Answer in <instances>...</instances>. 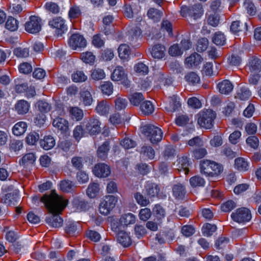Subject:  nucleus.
<instances>
[{
	"label": "nucleus",
	"instance_id": "60",
	"mask_svg": "<svg viewBox=\"0 0 261 261\" xmlns=\"http://www.w3.org/2000/svg\"><path fill=\"white\" fill-rule=\"evenodd\" d=\"M121 145L125 149H128L137 145L136 141L129 138H125L120 142Z\"/></svg>",
	"mask_w": 261,
	"mask_h": 261
},
{
	"label": "nucleus",
	"instance_id": "13",
	"mask_svg": "<svg viewBox=\"0 0 261 261\" xmlns=\"http://www.w3.org/2000/svg\"><path fill=\"white\" fill-rule=\"evenodd\" d=\"M93 172L96 176L104 178L110 174L111 169L108 165L105 163H98L94 166Z\"/></svg>",
	"mask_w": 261,
	"mask_h": 261
},
{
	"label": "nucleus",
	"instance_id": "32",
	"mask_svg": "<svg viewBox=\"0 0 261 261\" xmlns=\"http://www.w3.org/2000/svg\"><path fill=\"white\" fill-rule=\"evenodd\" d=\"M136 222V217L132 213L123 215L120 219V223L124 226H128Z\"/></svg>",
	"mask_w": 261,
	"mask_h": 261
},
{
	"label": "nucleus",
	"instance_id": "51",
	"mask_svg": "<svg viewBox=\"0 0 261 261\" xmlns=\"http://www.w3.org/2000/svg\"><path fill=\"white\" fill-rule=\"evenodd\" d=\"M134 70L140 75H146L149 71L148 66L142 62L137 63L134 67Z\"/></svg>",
	"mask_w": 261,
	"mask_h": 261
},
{
	"label": "nucleus",
	"instance_id": "7",
	"mask_svg": "<svg viewBox=\"0 0 261 261\" xmlns=\"http://www.w3.org/2000/svg\"><path fill=\"white\" fill-rule=\"evenodd\" d=\"M117 201L116 198L113 195L106 196L99 204V212L101 214L107 215L115 206Z\"/></svg>",
	"mask_w": 261,
	"mask_h": 261
},
{
	"label": "nucleus",
	"instance_id": "27",
	"mask_svg": "<svg viewBox=\"0 0 261 261\" xmlns=\"http://www.w3.org/2000/svg\"><path fill=\"white\" fill-rule=\"evenodd\" d=\"M15 108L19 114H24L28 112L30 105L27 101L20 100L16 103Z\"/></svg>",
	"mask_w": 261,
	"mask_h": 261
},
{
	"label": "nucleus",
	"instance_id": "64",
	"mask_svg": "<svg viewBox=\"0 0 261 261\" xmlns=\"http://www.w3.org/2000/svg\"><path fill=\"white\" fill-rule=\"evenodd\" d=\"M246 143L251 148L256 149L259 145L258 139L255 136L249 137L246 139Z\"/></svg>",
	"mask_w": 261,
	"mask_h": 261
},
{
	"label": "nucleus",
	"instance_id": "30",
	"mask_svg": "<svg viewBox=\"0 0 261 261\" xmlns=\"http://www.w3.org/2000/svg\"><path fill=\"white\" fill-rule=\"evenodd\" d=\"M95 110L100 115H106L109 112L110 106L107 101L102 100L98 102Z\"/></svg>",
	"mask_w": 261,
	"mask_h": 261
},
{
	"label": "nucleus",
	"instance_id": "12",
	"mask_svg": "<svg viewBox=\"0 0 261 261\" xmlns=\"http://www.w3.org/2000/svg\"><path fill=\"white\" fill-rule=\"evenodd\" d=\"M69 44L73 49H76L77 48L85 47L87 42L83 36L79 34H74L70 37L69 40Z\"/></svg>",
	"mask_w": 261,
	"mask_h": 261
},
{
	"label": "nucleus",
	"instance_id": "4",
	"mask_svg": "<svg viewBox=\"0 0 261 261\" xmlns=\"http://www.w3.org/2000/svg\"><path fill=\"white\" fill-rule=\"evenodd\" d=\"M201 172L208 176H215L220 175L223 171L222 165L214 161H203L200 164Z\"/></svg>",
	"mask_w": 261,
	"mask_h": 261
},
{
	"label": "nucleus",
	"instance_id": "40",
	"mask_svg": "<svg viewBox=\"0 0 261 261\" xmlns=\"http://www.w3.org/2000/svg\"><path fill=\"white\" fill-rule=\"evenodd\" d=\"M251 95L250 91L246 87L241 88L238 91L236 98L242 100L248 99Z\"/></svg>",
	"mask_w": 261,
	"mask_h": 261
},
{
	"label": "nucleus",
	"instance_id": "61",
	"mask_svg": "<svg viewBox=\"0 0 261 261\" xmlns=\"http://www.w3.org/2000/svg\"><path fill=\"white\" fill-rule=\"evenodd\" d=\"M39 139V135L36 132H32L28 135L26 137V142L31 145L35 144L37 141Z\"/></svg>",
	"mask_w": 261,
	"mask_h": 261
},
{
	"label": "nucleus",
	"instance_id": "63",
	"mask_svg": "<svg viewBox=\"0 0 261 261\" xmlns=\"http://www.w3.org/2000/svg\"><path fill=\"white\" fill-rule=\"evenodd\" d=\"M13 53L16 56L19 58H26L29 56V50L27 48H16L14 49Z\"/></svg>",
	"mask_w": 261,
	"mask_h": 261
},
{
	"label": "nucleus",
	"instance_id": "48",
	"mask_svg": "<svg viewBox=\"0 0 261 261\" xmlns=\"http://www.w3.org/2000/svg\"><path fill=\"white\" fill-rule=\"evenodd\" d=\"M140 152L144 156L150 159H153L155 155V151L154 149L150 146H143L141 147Z\"/></svg>",
	"mask_w": 261,
	"mask_h": 261
},
{
	"label": "nucleus",
	"instance_id": "47",
	"mask_svg": "<svg viewBox=\"0 0 261 261\" xmlns=\"http://www.w3.org/2000/svg\"><path fill=\"white\" fill-rule=\"evenodd\" d=\"M153 215L158 219H162L166 216V212L165 209L159 204H155L152 208Z\"/></svg>",
	"mask_w": 261,
	"mask_h": 261
},
{
	"label": "nucleus",
	"instance_id": "24",
	"mask_svg": "<svg viewBox=\"0 0 261 261\" xmlns=\"http://www.w3.org/2000/svg\"><path fill=\"white\" fill-rule=\"evenodd\" d=\"M145 190L146 194L150 197L155 196L161 197V196L159 195L160 188L156 184H147L145 187Z\"/></svg>",
	"mask_w": 261,
	"mask_h": 261
},
{
	"label": "nucleus",
	"instance_id": "29",
	"mask_svg": "<svg viewBox=\"0 0 261 261\" xmlns=\"http://www.w3.org/2000/svg\"><path fill=\"white\" fill-rule=\"evenodd\" d=\"M36 161V156L33 153H29L24 155L20 161V164L24 167L33 165Z\"/></svg>",
	"mask_w": 261,
	"mask_h": 261
},
{
	"label": "nucleus",
	"instance_id": "59",
	"mask_svg": "<svg viewBox=\"0 0 261 261\" xmlns=\"http://www.w3.org/2000/svg\"><path fill=\"white\" fill-rule=\"evenodd\" d=\"M81 58L86 63H93L95 59V56L91 52L83 53L81 55Z\"/></svg>",
	"mask_w": 261,
	"mask_h": 261
},
{
	"label": "nucleus",
	"instance_id": "36",
	"mask_svg": "<svg viewBox=\"0 0 261 261\" xmlns=\"http://www.w3.org/2000/svg\"><path fill=\"white\" fill-rule=\"evenodd\" d=\"M147 14L150 19H152L154 22H157L161 19L163 13L158 9L150 8L148 11Z\"/></svg>",
	"mask_w": 261,
	"mask_h": 261
},
{
	"label": "nucleus",
	"instance_id": "57",
	"mask_svg": "<svg viewBox=\"0 0 261 261\" xmlns=\"http://www.w3.org/2000/svg\"><path fill=\"white\" fill-rule=\"evenodd\" d=\"M115 109L117 110L124 109L127 105L126 99L117 96L115 100Z\"/></svg>",
	"mask_w": 261,
	"mask_h": 261
},
{
	"label": "nucleus",
	"instance_id": "62",
	"mask_svg": "<svg viewBox=\"0 0 261 261\" xmlns=\"http://www.w3.org/2000/svg\"><path fill=\"white\" fill-rule=\"evenodd\" d=\"M10 149L14 151L20 150L23 147V142L21 140H12L9 144Z\"/></svg>",
	"mask_w": 261,
	"mask_h": 261
},
{
	"label": "nucleus",
	"instance_id": "37",
	"mask_svg": "<svg viewBox=\"0 0 261 261\" xmlns=\"http://www.w3.org/2000/svg\"><path fill=\"white\" fill-rule=\"evenodd\" d=\"M221 154L225 156L228 159H232L237 156L236 152L233 151L232 149L227 145H224L221 150Z\"/></svg>",
	"mask_w": 261,
	"mask_h": 261
},
{
	"label": "nucleus",
	"instance_id": "41",
	"mask_svg": "<svg viewBox=\"0 0 261 261\" xmlns=\"http://www.w3.org/2000/svg\"><path fill=\"white\" fill-rule=\"evenodd\" d=\"M35 107L39 112L44 114L48 112L51 109L50 105L47 102L43 100L38 101L35 105Z\"/></svg>",
	"mask_w": 261,
	"mask_h": 261
},
{
	"label": "nucleus",
	"instance_id": "23",
	"mask_svg": "<svg viewBox=\"0 0 261 261\" xmlns=\"http://www.w3.org/2000/svg\"><path fill=\"white\" fill-rule=\"evenodd\" d=\"M165 50L166 49L164 45L158 44L152 47L151 54L153 58L161 59L165 56Z\"/></svg>",
	"mask_w": 261,
	"mask_h": 261
},
{
	"label": "nucleus",
	"instance_id": "49",
	"mask_svg": "<svg viewBox=\"0 0 261 261\" xmlns=\"http://www.w3.org/2000/svg\"><path fill=\"white\" fill-rule=\"evenodd\" d=\"M141 111L145 115L151 114L154 111V107L150 101H144L140 106Z\"/></svg>",
	"mask_w": 261,
	"mask_h": 261
},
{
	"label": "nucleus",
	"instance_id": "1",
	"mask_svg": "<svg viewBox=\"0 0 261 261\" xmlns=\"http://www.w3.org/2000/svg\"><path fill=\"white\" fill-rule=\"evenodd\" d=\"M53 204L55 205V212L48 211L50 214L46 217L45 221L53 227H60L62 226L63 221L59 214L67 205V201L61 197Z\"/></svg>",
	"mask_w": 261,
	"mask_h": 261
},
{
	"label": "nucleus",
	"instance_id": "5",
	"mask_svg": "<svg viewBox=\"0 0 261 261\" xmlns=\"http://www.w3.org/2000/svg\"><path fill=\"white\" fill-rule=\"evenodd\" d=\"M142 133L152 144H156L163 138V132L159 127L151 124H146L142 127Z\"/></svg>",
	"mask_w": 261,
	"mask_h": 261
},
{
	"label": "nucleus",
	"instance_id": "43",
	"mask_svg": "<svg viewBox=\"0 0 261 261\" xmlns=\"http://www.w3.org/2000/svg\"><path fill=\"white\" fill-rule=\"evenodd\" d=\"M119 56L121 59H125L130 54L129 47L126 44H121L118 48Z\"/></svg>",
	"mask_w": 261,
	"mask_h": 261
},
{
	"label": "nucleus",
	"instance_id": "18",
	"mask_svg": "<svg viewBox=\"0 0 261 261\" xmlns=\"http://www.w3.org/2000/svg\"><path fill=\"white\" fill-rule=\"evenodd\" d=\"M20 200L18 195V191L15 190L13 193H9L6 194L5 196L2 199L3 203L8 205H15Z\"/></svg>",
	"mask_w": 261,
	"mask_h": 261
},
{
	"label": "nucleus",
	"instance_id": "3",
	"mask_svg": "<svg viewBox=\"0 0 261 261\" xmlns=\"http://www.w3.org/2000/svg\"><path fill=\"white\" fill-rule=\"evenodd\" d=\"M216 116V113L211 109L202 111L196 115L198 124L201 127L210 129L214 125Z\"/></svg>",
	"mask_w": 261,
	"mask_h": 261
},
{
	"label": "nucleus",
	"instance_id": "26",
	"mask_svg": "<svg viewBox=\"0 0 261 261\" xmlns=\"http://www.w3.org/2000/svg\"><path fill=\"white\" fill-rule=\"evenodd\" d=\"M230 30L234 34H237L240 32H245L247 31V23H241L240 21H234L230 26Z\"/></svg>",
	"mask_w": 261,
	"mask_h": 261
},
{
	"label": "nucleus",
	"instance_id": "2",
	"mask_svg": "<svg viewBox=\"0 0 261 261\" xmlns=\"http://www.w3.org/2000/svg\"><path fill=\"white\" fill-rule=\"evenodd\" d=\"M61 196L58 195L55 190H52L50 193L44 194L42 197L34 196L32 197V202L36 206H39L40 202L44 203L48 211L55 212L54 203L58 200Z\"/></svg>",
	"mask_w": 261,
	"mask_h": 261
},
{
	"label": "nucleus",
	"instance_id": "55",
	"mask_svg": "<svg viewBox=\"0 0 261 261\" xmlns=\"http://www.w3.org/2000/svg\"><path fill=\"white\" fill-rule=\"evenodd\" d=\"M100 89L103 94L111 95L113 91V86L110 82H105L100 86Z\"/></svg>",
	"mask_w": 261,
	"mask_h": 261
},
{
	"label": "nucleus",
	"instance_id": "45",
	"mask_svg": "<svg viewBox=\"0 0 261 261\" xmlns=\"http://www.w3.org/2000/svg\"><path fill=\"white\" fill-rule=\"evenodd\" d=\"M99 191V185L96 183L90 184L87 189V194L90 198H94L98 194Z\"/></svg>",
	"mask_w": 261,
	"mask_h": 261
},
{
	"label": "nucleus",
	"instance_id": "14",
	"mask_svg": "<svg viewBox=\"0 0 261 261\" xmlns=\"http://www.w3.org/2000/svg\"><path fill=\"white\" fill-rule=\"evenodd\" d=\"M172 195L176 200H182L185 198L187 193L184 183L177 182L174 184L172 188Z\"/></svg>",
	"mask_w": 261,
	"mask_h": 261
},
{
	"label": "nucleus",
	"instance_id": "19",
	"mask_svg": "<svg viewBox=\"0 0 261 261\" xmlns=\"http://www.w3.org/2000/svg\"><path fill=\"white\" fill-rule=\"evenodd\" d=\"M202 60L203 59L199 54L194 53L185 59V63L187 67L191 68L198 66Z\"/></svg>",
	"mask_w": 261,
	"mask_h": 261
},
{
	"label": "nucleus",
	"instance_id": "20",
	"mask_svg": "<svg viewBox=\"0 0 261 261\" xmlns=\"http://www.w3.org/2000/svg\"><path fill=\"white\" fill-rule=\"evenodd\" d=\"M91 91L92 89L89 87L87 89L84 88L81 92V100L85 106H90L93 102Z\"/></svg>",
	"mask_w": 261,
	"mask_h": 261
},
{
	"label": "nucleus",
	"instance_id": "46",
	"mask_svg": "<svg viewBox=\"0 0 261 261\" xmlns=\"http://www.w3.org/2000/svg\"><path fill=\"white\" fill-rule=\"evenodd\" d=\"M205 182L204 179L199 175L193 176L190 179V185L193 188L203 187Z\"/></svg>",
	"mask_w": 261,
	"mask_h": 261
},
{
	"label": "nucleus",
	"instance_id": "56",
	"mask_svg": "<svg viewBox=\"0 0 261 261\" xmlns=\"http://www.w3.org/2000/svg\"><path fill=\"white\" fill-rule=\"evenodd\" d=\"M208 45V39L206 38H202L199 39L197 42V51L198 52H203L207 48Z\"/></svg>",
	"mask_w": 261,
	"mask_h": 261
},
{
	"label": "nucleus",
	"instance_id": "52",
	"mask_svg": "<svg viewBox=\"0 0 261 261\" xmlns=\"http://www.w3.org/2000/svg\"><path fill=\"white\" fill-rule=\"evenodd\" d=\"M144 99L141 93H135L130 95L129 101L134 106H138Z\"/></svg>",
	"mask_w": 261,
	"mask_h": 261
},
{
	"label": "nucleus",
	"instance_id": "17",
	"mask_svg": "<svg viewBox=\"0 0 261 261\" xmlns=\"http://www.w3.org/2000/svg\"><path fill=\"white\" fill-rule=\"evenodd\" d=\"M53 126L60 130L61 133H66L69 130L68 122L65 119L57 117L55 118L53 121Z\"/></svg>",
	"mask_w": 261,
	"mask_h": 261
},
{
	"label": "nucleus",
	"instance_id": "25",
	"mask_svg": "<svg viewBox=\"0 0 261 261\" xmlns=\"http://www.w3.org/2000/svg\"><path fill=\"white\" fill-rule=\"evenodd\" d=\"M40 145L44 150H49L53 148L56 142L54 137L51 136H45L43 139L40 141Z\"/></svg>",
	"mask_w": 261,
	"mask_h": 261
},
{
	"label": "nucleus",
	"instance_id": "39",
	"mask_svg": "<svg viewBox=\"0 0 261 261\" xmlns=\"http://www.w3.org/2000/svg\"><path fill=\"white\" fill-rule=\"evenodd\" d=\"M186 81L190 84L195 85L200 82V77L195 72H190L186 74L185 76Z\"/></svg>",
	"mask_w": 261,
	"mask_h": 261
},
{
	"label": "nucleus",
	"instance_id": "44",
	"mask_svg": "<svg viewBox=\"0 0 261 261\" xmlns=\"http://www.w3.org/2000/svg\"><path fill=\"white\" fill-rule=\"evenodd\" d=\"M91 77L95 81L103 79L106 76L104 70L100 68H94L91 71Z\"/></svg>",
	"mask_w": 261,
	"mask_h": 261
},
{
	"label": "nucleus",
	"instance_id": "58",
	"mask_svg": "<svg viewBox=\"0 0 261 261\" xmlns=\"http://www.w3.org/2000/svg\"><path fill=\"white\" fill-rule=\"evenodd\" d=\"M244 6L246 9L247 13L250 15H254L256 12V9L254 4L250 0H245Z\"/></svg>",
	"mask_w": 261,
	"mask_h": 261
},
{
	"label": "nucleus",
	"instance_id": "34",
	"mask_svg": "<svg viewBox=\"0 0 261 261\" xmlns=\"http://www.w3.org/2000/svg\"><path fill=\"white\" fill-rule=\"evenodd\" d=\"M27 124L24 122H19L15 124L12 130L14 135L19 136L23 134L27 130Z\"/></svg>",
	"mask_w": 261,
	"mask_h": 261
},
{
	"label": "nucleus",
	"instance_id": "42",
	"mask_svg": "<svg viewBox=\"0 0 261 261\" xmlns=\"http://www.w3.org/2000/svg\"><path fill=\"white\" fill-rule=\"evenodd\" d=\"M217 228V226L215 224L206 223L202 228V232L204 236L210 237L216 231Z\"/></svg>",
	"mask_w": 261,
	"mask_h": 261
},
{
	"label": "nucleus",
	"instance_id": "10",
	"mask_svg": "<svg viewBox=\"0 0 261 261\" xmlns=\"http://www.w3.org/2000/svg\"><path fill=\"white\" fill-rule=\"evenodd\" d=\"M48 24L51 27L56 29V33L58 36H62L67 31L65 20L60 17L50 20Z\"/></svg>",
	"mask_w": 261,
	"mask_h": 261
},
{
	"label": "nucleus",
	"instance_id": "15",
	"mask_svg": "<svg viewBox=\"0 0 261 261\" xmlns=\"http://www.w3.org/2000/svg\"><path fill=\"white\" fill-rule=\"evenodd\" d=\"M111 79L114 81H122L127 87L129 86L126 80V74L122 67L118 66L114 69L111 75Z\"/></svg>",
	"mask_w": 261,
	"mask_h": 261
},
{
	"label": "nucleus",
	"instance_id": "28",
	"mask_svg": "<svg viewBox=\"0 0 261 261\" xmlns=\"http://www.w3.org/2000/svg\"><path fill=\"white\" fill-rule=\"evenodd\" d=\"M117 238L118 242L124 247H127L131 244L129 236L124 231H119L117 233Z\"/></svg>",
	"mask_w": 261,
	"mask_h": 261
},
{
	"label": "nucleus",
	"instance_id": "6",
	"mask_svg": "<svg viewBox=\"0 0 261 261\" xmlns=\"http://www.w3.org/2000/svg\"><path fill=\"white\" fill-rule=\"evenodd\" d=\"M180 13L184 17L189 16L194 20L200 18L202 14V7L200 4H196L193 6L188 7L182 6Z\"/></svg>",
	"mask_w": 261,
	"mask_h": 261
},
{
	"label": "nucleus",
	"instance_id": "33",
	"mask_svg": "<svg viewBox=\"0 0 261 261\" xmlns=\"http://www.w3.org/2000/svg\"><path fill=\"white\" fill-rule=\"evenodd\" d=\"M180 107V103L177 100V96L173 95L170 97V100L168 106L165 107L166 110L169 112H173L176 111Z\"/></svg>",
	"mask_w": 261,
	"mask_h": 261
},
{
	"label": "nucleus",
	"instance_id": "11",
	"mask_svg": "<svg viewBox=\"0 0 261 261\" xmlns=\"http://www.w3.org/2000/svg\"><path fill=\"white\" fill-rule=\"evenodd\" d=\"M41 28V19L35 16H31L29 21L25 24V30L32 34L38 33Z\"/></svg>",
	"mask_w": 261,
	"mask_h": 261
},
{
	"label": "nucleus",
	"instance_id": "8",
	"mask_svg": "<svg viewBox=\"0 0 261 261\" xmlns=\"http://www.w3.org/2000/svg\"><path fill=\"white\" fill-rule=\"evenodd\" d=\"M232 220L238 223H245L251 219L250 210L246 207L238 208L235 212L231 214Z\"/></svg>",
	"mask_w": 261,
	"mask_h": 261
},
{
	"label": "nucleus",
	"instance_id": "31",
	"mask_svg": "<svg viewBox=\"0 0 261 261\" xmlns=\"http://www.w3.org/2000/svg\"><path fill=\"white\" fill-rule=\"evenodd\" d=\"M234 167L240 171H246L249 169V164L245 159L238 158L234 161Z\"/></svg>",
	"mask_w": 261,
	"mask_h": 261
},
{
	"label": "nucleus",
	"instance_id": "50",
	"mask_svg": "<svg viewBox=\"0 0 261 261\" xmlns=\"http://www.w3.org/2000/svg\"><path fill=\"white\" fill-rule=\"evenodd\" d=\"M69 113L71 117L76 121L81 120L83 117V111L77 107L70 108Z\"/></svg>",
	"mask_w": 261,
	"mask_h": 261
},
{
	"label": "nucleus",
	"instance_id": "35",
	"mask_svg": "<svg viewBox=\"0 0 261 261\" xmlns=\"http://www.w3.org/2000/svg\"><path fill=\"white\" fill-rule=\"evenodd\" d=\"M72 203L73 207L77 211H85L88 207V203L79 197L74 198Z\"/></svg>",
	"mask_w": 261,
	"mask_h": 261
},
{
	"label": "nucleus",
	"instance_id": "38",
	"mask_svg": "<svg viewBox=\"0 0 261 261\" xmlns=\"http://www.w3.org/2000/svg\"><path fill=\"white\" fill-rule=\"evenodd\" d=\"M213 42L217 45L222 46L225 44L226 38L221 32H216L212 38Z\"/></svg>",
	"mask_w": 261,
	"mask_h": 261
},
{
	"label": "nucleus",
	"instance_id": "9",
	"mask_svg": "<svg viewBox=\"0 0 261 261\" xmlns=\"http://www.w3.org/2000/svg\"><path fill=\"white\" fill-rule=\"evenodd\" d=\"M101 123L95 118H91L84 121V126L85 132L91 135L99 133L101 130Z\"/></svg>",
	"mask_w": 261,
	"mask_h": 261
},
{
	"label": "nucleus",
	"instance_id": "53",
	"mask_svg": "<svg viewBox=\"0 0 261 261\" xmlns=\"http://www.w3.org/2000/svg\"><path fill=\"white\" fill-rule=\"evenodd\" d=\"M18 21L12 17H9L6 22V28L11 31H14L18 28Z\"/></svg>",
	"mask_w": 261,
	"mask_h": 261
},
{
	"label": "nucleus",
	"instance_id": "21",
	"mask_svg": "<svg viewBox=\"0 0 261 261\" xmlns=\"http://www.w3.org/2000/svg\"><path fill=\"white\" fill-rule=\"evenodd\" d=\"M217 88L221 94H228L232 90L233 86L229 80H225L218 84Z\"/></svg>",
	"mask_w": 261,
	"mask_h": 261
},
{
	"label": "nucleus",
	"instance_id": "22",
	"mask_svg": "<svg viewBox=\"0 0 261 261\" xmlns=\"http://www.w3.org/2000/svg\"><path fill=\"white\" fill-rule=\"evenodd\" d=\"M109 150L110 142L109 141H105L97 149V154L98 158L102 160H105L108 157Z\"/></svg>",
	"mask_w": 261,
	"mask_h": 261
},
{
	"label": "nucleus",
	"instance_id": "54",
	"mask_svg": "<svg viewBox=\"0 0 261 261\" xmlns=\"http://www.w3.org/2000/svg\"><path fill=\"white\" fill-rule=\"evenodd\" d=\"M71 79L74 82H83L87 80V77L83 71H76L72 74Z\"/></svg>",
	"mask_w": 261,
	"mask_h": 261
},
{
	"label": "nucleus",
	"instance_id": "16",
	"mask_svg": "<svg viewBox=\"0 0 261 261\" xmlns=\"http://www.w3.org/2000/svg\"><path fill=\"white\" fill-rule=\"evenodd\" d=\"M247 67L251 73H259L261 71V58L256 56L250 57Z\"/></svg>",
	"mask_w": 261,
	"mask_h": 261
}]
</instances>
